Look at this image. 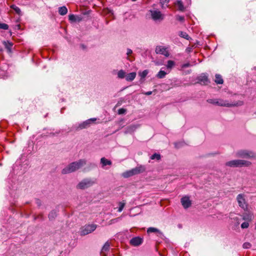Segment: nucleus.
<instances>
[{
	"label": "nucleus",
	"mask_w": 256,
	"mask_h": 256,
	"mask_svg": "<svg viewBox=\"0 0 256 256\" xmlns=\"http://www.w3.org/2000/svg\"><path fill=\"white\" fill-rule=\"evenodd\" d=\"M95 181L92 179H84L81 181L77 186V188L80 189H85L92 186Z\"/></svg>",
	"instance_id": "8"
},
{
	"label": "nucleus",
	"mask_w": 256,
	"mask_h": 256,
	"mask_svg": "<svg viewBox=\"0 0 256 256\" xmlns=\"http://www.w3.org/2000/svg\"><path fill=\"white\" fill-rule=\"evenodd\" d=\"M166 72L162 70H160V72L156 74V77L158 78H162L166 76Z\"/></svg>",
	"instance_id": "24"
},
{
	"label": "nucleus",
	"mask_w": 256,
	"mask_h": 256,
	"mask_svg": "<svg viewBox=\"0 0 256 256\" xmlns=\"http://www.w3.org/2000/svg\"><path fill=\"white\" fill-rule=\"evenodd\" d=\"M100 163L102 164V167H104L107 165L110 166L112 165V162L110 160H108L105 158H102L100 159Z\"/></svg>",
	"instance_id": "19"
},
{
	"label": "nucleus",
	"mask_w": 256,
	"mask_h": 256,
	"mask_svg": "<svg viewBox=\"0 0 256 256\" xmlns=\"http://www.w3.org/2000/svg\"><path fill=\"white\" fill-rule=\"evenodd\" d=\"M160 3L162 5V8H164V5L165 4L168 3L170 0H160Z\"/></svg>",
	"instance_id": "37"
},
{
	"label": "nucleus",
	"mask_w": 256,
	"mask_h": 256,
	"mask_svg": "<svg viewBox=\"0 0 256 256\" xmlns=\"http://www.w3.org/2000/svg\"><path fill=\"white\" fill-rule=\"evenodd\" d=\"M251 162L249 161L242 160H234L226 163V165L230 167L249 166Z\"/></svg>",
	"instance_id": "2"
},
{
	"label": "nucleus",
	"mask_w": 256,
	"mask_h": 256,
	"mask_svg": "<svg viewBox=\"0 0 256 256\" xmlns=\"http://www.w3.org/2000/svg\"><path fill=\"white\" fill-rule=\"evenodd\" d=\"M118 76L120 78H123L126 76V72L123 70H120L118 72Z\"/></svg>",
	"instance_id": "26"
},
{
	"label": "nucleus",
	"mask_w": 256,
	"mask_h": 256,
	"mask_svg": "<svg viewBox=\"0 0 256 256\" xmlns=\"http://www.w3.org/2000/svg\"><path fill=\"white\" fill-rule=\"evenodd\" d=\"M118 218H114V219L110 221V224H112L116 222H118Z\"/></svg>",
	"instance_id": "40"
},
{
	"label": "nucleus",
	"mask_w": 256,
	"mask_h": 256,
	"mask_svg": "<svg viewBox=\"0 0 256 256\" xmlns=\"http://www.w3.org/2000/svg\"><path fill=\"white\" fill-rule=\"evenodd\" d=\"M140 125L138 124H131L126 128L125 134H131L134 132L138 128Z\"/></svg>",
	"instance_id": "14"
},
{
	"label": "nucleus",
	"mask_w": 256,
	"mask_h": 256,
	"mask_svg": "<svg viewBox=\"0 0 256 256\" xmlns=\"http://www.w3.org/2000/svg\"><path fill=\"white\" fill-rule=\"evenodd\" d=\"M198 82L202 84H206L208 82V78L205 74H202L198 78Z\"/></svg>",
	"instance_id": "15"
},
{
	"label": "nucleus",
	"mask_w": 256,
	"mask_h": 256,
	"mask_svg": "<svg viewBox=\"0 0 256 256\" xmlns=\"http://www.w3.org/2000/svg\"><path fill=\"white\" fill-rule=\"evenodd\" d=\"M235 156L238 158H250L256 157V154L252 152L247 150H240L236 152Z\"/></svg>",
	"instance_id": "4"
},
{
	"label": "nucleus",
	"mask_w": 256,
	"mask_h": 256,
	"mask_svg": "<svg viewBox=\"0 0 256 256\" xmlns=\"http://www.w3.org/2000/svg\"><path fill=\"white\" fill-rule=\"evenodd\" d=\"M181 203L182 206L184 208H188L190 206L192 202L190 200V198L188 196H185L181 198Z\"/></svg>",
	"instance_id": "11"
},
{
	"label": "nucleus",
	"mask_w": 256,
	"mask_h": 256,
	"mask_svg": "<svg viewBox=\"0 0 256 256\" xmlns=\"http://www.w3.org/2000/svg\"><path fill=\"white\" fill-rule=\"evenodd\" d=\"M97 228V225L96 224H90L85 225L82 227L80 230V234L81 236H85L88 234L94 232Z\"/></svg>",
	"instance_id": "6"
},
{
	"label": "nucleus",
	"mask_w": 256,
	"mask_h": 256,
	"mask_svg": "<svg viewBox=\"0 0 256 256\" xmlns=\"http://www.w3.org/2000/svg\"><path fill=\"white\" fill-rule=\"evenodd\" d=\"M142 238L138 236L134 237L130 240V244L133 246H138L142 244Z\"/></svg>",
	"instance_id": "13"
},
{
	"label": "nucleus",
	"mask_w": 256,
	"mask_h": 256,
	"mask_svg": "<svg viewBox=\"0 0 256 256\" xmlns=\"http://www.w3.org/2000/svg\"><path fill=\"white\" fill-rule=\"evenodd\" d=\"M110 244L108 242H106L102 249V256H106V252L109 250Z\"/></svg>",
	"instance_id": "17"
},
{
	"label": "nucleus",
	"mask_w": 256,
	"mask_h": 256,
	"mask_svg": "<svg viewBox=\"0 0 256 256\" xmlns=\"http://www.w3.org/2000/svg\"><path fill=\"white\" fill-rule=\"evenodd\" d=\"M176 18L178 20L182 22H184V17L183 16H176Z\"/></svg>",
	"instance_id": "36"
},
{
	"label": "nucleus",
	"mask_w": 256,
	"mask_h": 256,
	"mask_svg": "<svg viewBox=\"0 0 256 256\" xmlns=\"http://www.w3.org/2000/svg\"><path fill=\"white\" fill-rule=\"evenodd\" d=\"M12 46V43L9 44V46H8V48H10Z\"/></svg>",
	"instance_id": "45"
},
{
	"label": "nucleus",
	"mask_w": 256,
	"mask_h": 256,
	"mask_svg": "<svg viewBox=\"0 0 256 256\" xmlns=\"http://www.w3.org/2000/svg\"><path fill=\"white\" fill-rule=\"evenodd\" d=\"M242 102L239 101L236 102H232V104L229 103L228 101L224 100H217L216 104L222 106H227V107H231L234 106H238L242 105Z\"/></svg>",
	"instance_id": "7"
},
{
	"label": "nucleus",
	"mask_w": 256,
	"mask_h": 256,
	"mask_svg": "<svg viewBox=\"0 0 256 256\" xmlns=\"http://www.w3.org/2000/svg\"><path fill=\"white\" fill-rule=\"evenodd\" d=\"M160 232V230L156 228H149L148 230H147V232L148 233H150V232Z\"/></svg>",
	"instance_id": "31"
},
{
	"label": "nucleus",
	"mask_w": 256,
	"mask_h": 256,
	"mask_svg": "<svg viewBox=\"0 0 256 256\" xmlns=\"http://www.w3.org/2000/svg\"><path fill=\"white\" fill-rule=\"evenodd\" d=\"M68 20L71 22H80L82 20V18L80 16H75L73 14H71L68 16Z\"/></svg>",
	"instance_id": "16"
},
{
	"label": "nucleus",
	"mask_w": 256,
	"mask_h": 256,
	"mask_svg": "<svg viewBox=\"0 0 256 256\" xmlns=\"http://www.w3.org/2000/svg\"><path fill=\"white\" fill-rule=\"evenodd\" d=\"M249 226V224L248 222H244L241 224V228H248Z\"/></svg>",
	"instance_id": "35"
},
{
	"label": "nucleus",
	"mask_w": 256,
	"mask_h": 256,
	"mask_svg": "<svg viewBox=\"0 0 256 256\" xmlns=\"http://www.w3.org/2000/svg\"><path fill=\"white\" fill-rule=\"evenodd\" d=\"M132 50L129 49V48L128 49L127 52H126L127 55H128V56L130 55V54H132Z\"/></svg>",
	"instance_id": "42"
},
{
	"label": "nucleus",
	"mask_w": 256,
	"mask_h": 256,
	"mask_svg": "<svg viewBox=\"0 0 256 256\" xmlns=\"http://www.w3.org/2000/svg\"><path fill=\"white\" fill-rule=\"evenodd\" d=\"M11 8L18 14H20L21 11L19 8L16 6L15 5H12L11 6Z\"/></svg>",
	"instance_id": "29"
},
{
	"label": "nucleus",
	"mask_w": 256,
	"mask_h": 256,
	"mask_svg": "<svg viewBox=\"0 0 256 256\" xmlns=\"http://www.w3.org/2000/svg\"><path fill=\"white\" fill-rule=\"evenodd\" d=\"M136 75V72H130L126 75V80L128 82L132 81L135 78Z\"/></svg>",
	"instance_id": "18"
},
{
	"label": "nucleus",
	"mask_w": 256,
	"mask_h": 256,
	"mask_svg": "<svg viewBox=\"0 0 256 256\" xmlns=\"http://www.w3.org/2000/svg\"><path fill=\"white\" fill-rule=\"evenodd\" d=\"M190 64L189 63L184 64L182 65V68H185L190 66Z\"/></svg>",
	"instance_id": "41"
},
{
	"label": "nucleus",
	"mask_w": 256,
	"mask_h": 256,
	"mask_svg": "<svg viewBox=\"0 0 256 256\" xmlns=\"http://www.w3.org/2000/svg\"><path fill=\"white\" fill-rule=\"evenodd\" d=\"M152 18L154 20H162L164 18L161 12L158 10H151L150 11Z\"/></svg>",
	"instance_id": "10"
},
{
	"label": "nucleus",
	"mask_w": 256,
	"mask_h": 256,
	"mask_svg": "<svg viewBox=\"0 0 256 256\" xmlns=\"http://www.w3.org/2000/svg\"><path fill=\"white\" fill-rule=\"evenodd\" d=\"M96 120V118H92L88 119L84 122L82 123L79 124L78 128L80 129H84L88 128L90 126V125L91 124L92 122H94Z\"/></svg>",
	"instance_id": "12"
},
{
	"label": "nucleus",
	"mask_w": 256,
	"mask_h": 256,
	"mask_svg": "<svg viewBox=\"0 0 256 256\" xmlns=\"http://www.w3.org/2000/svg\"><path fill=\"white\" fill-rule=\"evenodd\" d=\"M148 72V70H144L141 72H139V75L142 78H144L147 76Z\"/></svg>",
	"instance_id": "27"
},
{
	"label": "nucleus",
	"mask_w": 256,
	"mask_h": 256,
	"mask_svg": "<svg viewBox=\"0 0 256 256\" xmlns=\"http://www.w3.org/2000/svg\"><path fill=\"white\" fill-rule=\"evenodd\" d=\"M217 100L216 99H209L208 100V102L209 103L213 104H216Z\"/></svg>",
	"instance_id": "39"
},
{
	"label": "nucleus",
	"mask_w": 256,
	"mask_h": 256,
	"mask_svg": "<svg viewBox=\"0 0 256 256\" xmlns=\"http://www.w3.org/2000/svg\"><path fill=\"white\" fill-rule=\"evenodd\" d=\"M86 164V160H80L78 162H73L62 169V172L63 174H67L75 172L80 169Z\"/></svg>",
	"instance_id": "1"
},
{
	"label": "nucleus",
	"mask_w": 256,
	"mask_h": 256,
	"mask_svg": "<svg viewBox=\"0 0 256 256\" xmlns=\"http://www.w3.org/2000/svg\"><path fill=\"white\" fill-rule=\"evenodd\" d=\"M58 12L62 16L66 14L68 12V9L65 6H61L58 8Z\"/></svg>",
	"instance_id": "21"
},
{
	"label": "nucleus",
	"mask_w": 256,
	"mask_h": 256,
	"mask_svg": "<svg viewBox=\"0 0 256 256\" xmlns=\"http://www.w3.org/2000/svg\"><path fill=\"white\" fill-rule=\"evenodd\" d=\"M176 6L178 7V8L180 11H184V6L183 5V4L182 1L178 0L177 1L176 3Z\"/></svg>",
	"instance_id": "23"
},
{
	"label": "nucleus",
	"mask_w": 256,
	"mask_h": 256,
	"mask_svg": "<svg viewBox=\"0 0 256 256\" xmlns=\"http://www.w3.org/2000/svg\"><path fill=\"white\" fill-rule=\"evenodd\" d=\"M150 158L152 160L156 159L157 160H160V155L158 154H154L150 156Z\"/></svg>",
	"instance_id": "28"
},
{
	"label": "nucleus",
	"mask_w": 256,
	"mask_h": 256,
	"mask_svg": "<svg viewBox=\"0 0 256 256\" xmlns=\"http://www.w3.org/2000/svg\"><path fill=\"white\" fill-rule=\"evenodd\" d=\"M142 94H144L145 95L149 96L152 94V91H148L146 92H142Z\"/></svg>",
	"instance_id": "43"
},
{
	"label": "nucleus",
	"mask_w": 256,
	"mask_h": 256,
	"mask_svg": "<svg viewBox=\"0 0 256 256\" xmlns=\"http://www.w3.org/2000/svg\"><path fill=\"white\" fill-rule=\"evenodd\" d=\"M57 214L56 210H52L48 214V218L50 220H52L56 216Z\"/></svg>",
	"instance_id": "25"
},
{
	"label": "nucleus",
	"mask_w": 256,
	"mask_h": 256,
	"mask_svg": "<svg viewBox=\"0 0 256 256\" xmlns=\"http://www.w3.org/2000/svg\"><path fill=\"white\" fill-rule=\"evenodd\" d=\"M145 171V168L144 166H140L136 167L130 170L125 172L122 174V176L124 178H127L132 176L142 173Z\"/></svg>",
	"instance_id": "3"
},
{
	"label": "nucleus",
	"mask_w": 256,
	"mask_h": 256,
	"mask_svg": "<svg viewBox=\"0 0 256 256\" xmlns=\"http://www.w3.org/2000/svg\"><path fill=\"white\" fill-rule=\"evenodd\" d=\"M119 208H118V211L119 212H120L124 208V206H125V203L124 202H120L119 203Z\"/></svg>",
	"instance_id": "33"
},
{
	"label": "nucleus",
	"mask_w": 256,
	"mask_h": 256,
	"mask_svg": "<svg viewBox=\"0 0 256 256\" xmlns=\"http://www.w3.org/2000/svg\"><path fill=\"white\" fill-rule=\"evenodd\" d=\"M180 36L181 37L186 38V40H188L190 38V36H188V35L185 32H180Z\"/></svg>",
	"instance_id": "30"
},
{
	"label": "nucleus",
	"mask_w": 256,
	"mask_h": 256,
	"mask_svg": "<svg viewBox=\"0 0 256 256\" xmlns=\"http://www.w3.org/2000/svg\"><path fill=\"white\" fill-rule=\"evenodd\" d=\"M215 82L218 84H222L224 82L220 74H216Z\"/></svg>",
	"instance_id": "22"
},
{
	"label": "nucleus",
	"mask_w": 256,
	"mask_h": 256,
	"mask_svg": "<svg viewBox=\"0 0 256 256\" xmlns=\"http://www.w3.org/2000/svg\"><path fill=\"white\" fill-rule=\"evenodd\" d=\"M246 216H244L243 217V220H246Z\"/></svg>",
	"instance_id": "46"
},
{
	"label": "nucleus",
	"mask_w": 256,
	"mask_h": 256,
	"mask_svg": "<svg viewBox=\"0 0 256 256\" xmlns=\"http://www.w3.org/2000/svg\"><path fill=\"white\" fill-rule=\"evenodd\" d=\"M156 54H161L164 56L168 57L170 56V53L167 48L162 46H157L156 48Z\"/></svg>",
	"instance_id": "9"
},
{
	"label": "nucleus",
	"mask_w": 256,
	"mask_h": 256,
	"mask_svg": "<svg viewBox=\"0 0 256 256\" xmlns=\"http://www.w3.org/2000/svg\"><path fill=\"white\" fill-rule=\"evenodd\" d=\"M175 66V62L173 60H169L168 61L166 66V68L168 70V72H170L172 68Z\"/></svg>",
	"instance_id": "20"
},
{
	"label": "nucleus",
	"mask_w": 256,
	"mask_h": 256,
	"mask_svg": "<svg viewBox=\"0 0 256 256\" xmlns=\"http://www.w3.org/2000/svg\"><path fill=\"white\" fill-rule=\"evenodd\" d=\"M234 214H230V218H233L234 220H237L238 219V218L237 216H234Z\"/></svg>",
	"instance_id": "44"
},
{
	"label": "nucleus",
	"mask_w": 256,
	"mask_h": 256,
	"mask_svg": "<svg viewBox=\"0 0 256 256\" xmlns=\"http://www.w3.org/2000/svg\"><path fill=\"white\" fill-rule=\"evenodd\" d=\"M251 244L250 242H246L243 244V248H250L251 247Z\"/></svg>",
	"instance_id": "34"
},
{
	"label": "nucleus",
	"mask_w": 256,
	"mask_h": 256,
	"mask_svg": "<svg viewBox=\"0 0 256 256\" xmlns=\"http://www.w3.org/2000/svg\"><path fill=\"white\" fill-rule=\"evenodd\" d=\"M126 112V109L123 108H121L118 110V114H124Z\"/></svg>",
	"instance_id": "38"
},
{
	"label": "nucleus",
	"mask_w": 256,
	"mask_h": 256,
	"mask_svg": "<svg viewBox=\"0 0 256 256\" xmlns=\"http://www.w3.org/2000/svg\"><path fill=\"white\" fill-rule=\"evenodd\" d=\"M246 196L243 194H238L236 196V200L240 208L244 210H248V204L246 200Z\"/></svg>",
	"instance_id": "5"
},
{
	"label": "nucleus",
	"mask_w": 256,
	"mask_h": 256,
	"mask_svg": "<svg viewBox=\"0 0 256 256\" xmlns=\"http://www.w3.org/2000/svg\"><path fill=\"white\" fill-rule=\"evenodd\" d=\"M8 26L4 23H0V29L8 30Z\"/></svg>",
	"instance_id": "32"
},
{
	"label": "nucleus",
	"mask_w": 256,
	"mask_h": 256,
	"mask_svg": "<svg viewBox=\"0 0 256 256\" xmlns=\"http://www.w3.org/2000/svg\"><path fill=\"white\" fill-rule=\"evenodd\" d=\"M136 0H132V1L133 2H134V1H136Z\"/></svg>",
	"instance_id": "47"
}]
</instances>
